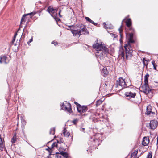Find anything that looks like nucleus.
<instances>
[{
    "mask_svg": "<svg viewBox=\"0 0 158 158\" xmlns=\"http://www.w3.org/2000/svg\"><path fill=\"white\" fill-rule=\"evenodd\" d=\"M93 47L96 50L95 55L98 58L102 59L104 54L108 53V49L104 45L96 43L93 44Z\"/></svg>",
    "mask_w": 158,
    "mask_h": 158,
    "instance_id": "nucleus-1",
    "label": "nucleus"
},
{
    "mask_svg": "<svg viewBox=\"0 0 158 158\" xmlns=\"http://www.w3.org/2000/svg\"><path fill=\"white\" fill-rule=\"evenodd\" d=\"M129 38L128 39L127 43L125 44L124 46L125 49V56L127 59L131 58L132 56L133 50L132 48L133 45L131 44L134 42V41L133 39V34L130 33L129 34Z\"/></svg>",
    "mask_w": 158,
    "mask_h": 158,
    "instance_id": "nucleus-2",
    "label": "nucleus"
},
{
    "mask_svg": "<svg viewBox=\"0 0 158 158\" xmlns=\"http://www.w3.org/2000/svg\"><path fill=\"white\" fill-rule=\"evenodd\" d=\"M68 27L67 29L71 30L74 36L79 37L82 34L87 35L89 34V32L86 31V27L82 24L80 25V29L78 30L75 29V26L73 25L69 26Z\"/></svg>",
    "mask_w": 158,
    "mask_h": 158,
    "instance_id": "nucleus-3",
    "label": "nucleus"
},
{
    "mask_svg": "<svg viewBox=\"0 0 158 158\" xmlns=\"http://www.w3.org/2000/svg\"><path fill=\"white\" fill-rule=\"evenodd\" d=\"M61 108L66 111H68L70 113H72V110L71 108V104L69 103H66L64 104H63L61 105Z\"/></svg>",
    "mask_w": 158,
    "mask_h": 158,
    "instance_id": "nucleus-4",
    "label": "nucleus"
},
{
    "mask_svg": "<svg viewBox=\"0 0 158 158\" xmlns=\"http://www.w3.org/2000/svg\"><path fill=\"white\" fill-rule=\"evenodd\" d=\"M47 10L50 14L51 16L54 18L57 15L56 10L51 6H49Z\"/></svg>",
    "mask_w": 158,
    "mask_h": 158,
    "instance_id": "nucleus-5",
    "label": "nucleus"
},
{
    "mask_svg": "<svg viewBox=\"0 0 158 158\" xmlns=\"http://www.w3.org/2000/svg\"><path fill=\"white\" fill-rule=\"evenodd\" d=\"M141 91L147 94L151 91V89L149 87L148 85H143L140 87Z\"/></svg>",
    "mask_w": 158,
    "mask_h": 158,
    "instance_id": "nucleus-6",
    "label": "nucleus"
},
{
    "mask_svg": "<svg viewBox=\"0 0 158 158\" xmlns=\"http://www.w3.org/2000/svg\"><path fill=\"white\" fill-rule=\"evenodd\" d=\"M117 85L118 86H121L122 88H125L126 87L125 82L124 79L122 77H120L117 81Z\"/></svg>",
    "mask_w": 158,
    "mask_h": 158,
    "instance_id": "nucleus-7",
    "label": "nucleus"
},
{
    "mask_svg": "<svg viewBox=\"0 0 158 158\" xmlns=\"http://www.w3.org/2000/svg\"><path fill=\"white\" fill-rule=\"evenodd\" d=\"M77 109L78 112L81 114L85 112L87 110V108L86 106H81L80 105H78L77 106Z\"/></svg>",
    "mask_w": 158,
    "mask_h": 158,
    "instance_id": "nucleus-8",
    "label": "nucleus"
},
{
    "mask_svg": "<svg viewBox=\"0 0 158 158\" xmlns=\"http://www.w3.org/2000/svg\"><path fill=\"white\" fill-rule=\"evenodd\" d=\"M125 94L127 97L134 98L136 95V94L134 91V90L133 89L132 91H130L126 92Z\"/></svg>",
    "mask_w": 158,
    "mask_h": 158,
    "instance_id": "nucleus-9",
    "label": "nucleus"
},
{
    "mask_svg": "<svg viewBox=\"0 0 158 158\" xmlns=\"http://www.w3.org/2000/svg\"><path fill=\"white\" fill-rule=\"evenodd\" d=\"M152 107L151 106H148L147 108V111L146 112V114L147 115H150L153 116L155 114V113L152 111Z\"/></svg>",
    "mask_w": 158,
    "mask_h": 158,
    "instance_id": "nucleus-10",
    "label": "nucleus"
},
{
    "mask_svg": "<svg viewBox=\"0 0 158 158\" xmlns=\"http://www.w3.org/2000/svg\"><path fill=\"white\" fill-rule=\"evenodd\" d=\"M157 126V122L156 120H151L150 122V127L151 129H154Z\"/></svg>",
    "mask_w": 158,
    "mask_h": 158,
    "instance_id": "nucleus-11",
    "label": "nucleus"
},
{
    "mask_svg": "<svg viewBox=\"0 0 158 158\" xmlns=\"http://www.w3.org/2000/svg\"><path fill=\"white\" fill-rule=\"evenodd\" d=\"M9 62V60L7 57L3 56H1L0 60V63L7 64Z\"/></svg>",
    "mask_w": 158,
    "mask_h": 158,
    "instance_id": "nucleus-12",
    "label": "nucleus"
},
{
    "mask_svg": "<svg viewBox=\"0 0 158 158\" xmlns=\"http://www.w3.org/2000/svg\"><path fill=\"white\" fill-rule=\"evenodd\" d=\"M35 14V12H31L29 13L25 14L24 15L23 17L22 18L21 21V23H22L23 22H25V19L26 16H28V15L30 16V17H31L33 16Z\"/></svg>",
    "mask_w": 158,
    "mask_h": 158,
    "instance_id": "nucleus-13",
    "label": "nucleus"
},
{
    "mask_svg": "<svg viewBox=\"0 0 158 158\" xmlns=\"http://www.w3.org/2000/svg\"><path fill=\"white\" fill-rule=\"evenodd\" d=\"M119 56L123 58V59H125V52L124 49L122 48H120L118 52Z\"/></svg>",
    "mask_w": 158,
    "mask_h": 158,
    "instance_id": "nucleus-14",
    "label": "nucleus"
},
{
    "mask_svg": "<svg viewBox=\"0 0 158 158\" xmlns=\"http://www.w3.org/2000/svg\"><path fill=\"white\" fill-rule=\"evenodd\" d=\"M149 139L148 137H144L142 142V144L145 146L148 144L149 143Z\"/></svg>",
    "mask_w": 158,
    "mask_h": 158,
    "instance_id": "nucleus-15",
    "label": "nucleus"
},
{
    "mask_svg": "<svg viewBox=\"0 0 158 158\" xmlns=\"http://www.w3.org/2000/svg\"><path fill=\"white\" fill-rule=\"evenodd\" d=\"M126 26L130 29L131 25V21L130 19H127L126 22Z\"/></svg>",
    "mask_w": 158,
    "mask_h": 158,
    "instance_id": "nucleus-16",
    "label": "nucleus"
},
{
    "mask_svg": "<svg viewBox=\"0 0 158 158\" xmlns=\"http://www.w3.org/2000/svg\"><path fill=\"white\" fill-rule=\"evenodd\" d=\"M63 134L64 136L68 137L70 135V133L68 132L67 130L64 128L63 131Z\"/></svg>",
    "mask_w": 158,
    "mask_h": 158,
    "instance_id": "nucleus-17",
    "label": "nucleus"
},
{
    "mask_svg": "<svg viewBox=\"0 0 158 158\" xmlns=\"http://www.w3.org/2000/svg\"><path fill=\"white\" fill-rule=\"evenodd\" d=\"M138 152V150H135L134 152L131 153V158H137V154Z\"/></svg>",
    "mask_w": 158,
    "mask_h": 158,
    "instance_id": "nucleus-18",
    "label": "nucleus"
},
{
    "mask_svg": "<svg viewBox=\"0 0 158 158\" xmlns=\"http://www.w3.org/2000/svg\"><path fill=\"white\" fill-rule=\"evenodd\" d=\"M60 149L59 151L60 152V154H61L65 158H68V154L66 152H60Z\"/></svg>",
    "mask_w": 158,
    "mask_h": 158,
    "instance_id": "nucleus-19",
    "label": "nucleus"
},
{
    "mask_svg": "<svg viewBox=\"0 0 158 158\" xmlns=\"http://www.w3.org/2000/svg\"><path fill=\"white\" fill-rule=\"evenodd\" d=\"M102 73H103L105 75H108L109 74V71L107 69V68L106 67H104L102 70Z\"/></svg>",
    "mask_w": 158,
    "mask_h": 158,
    "instance_id": "nucleus-20",
    "label": "nucleus"
},
{
    "mask_svg": "<svg viewBox=\"0 0 158 158\" xmlns=\"http://www.w3.org/2000/svg\"><path fill=\"white\" fill-rule=\"evenodd\" d=\"M149 76V75L148 74H147L144 77V85H148V77Z\"/></svg>",
    "mask_w": 158,
    "mask_h": 158,
    "instance_id": "nucleus-21",
    "label": "nucleus"
},
{
    "mask_svg": "<svg viewBox=\"0 0 158 158\" xmlns=\"http://www.w3.org/2000/svg\"><path fill=\"white\" fill-rule=\"evenodd\" d=\"M86 20L89 22L91 23L94 24V25H95L97 24L96 23H95L92 20H91L88 17H85V18Z\"/></svg>",
    "mask_w": 158,
    "mask_h": 158,
    "instance_id": "nucleus-22",
    "label": "nucleus"
},
{
    "mask_svg": "<svg viewBox=\"0 0 158 158\" xmlns=\"http://www.w3.org/2000/svg\"><path fill=\"white\" fill-rule=\"evenodd\" d=\"M122 25H121L120 27V28H119V33L120 34V37H121V38H120V42H121V40H122V34H121V32H122Z\"/></svg>",
    "mask_w": 158,
    "mask_h": 158,
    "instance_id": "nucleus-23",
    "label": "nucleus"
},
{
    "mask_svg": "<svg viewBox=\"0 0 158 158\" xmlns=\"http://www.w3.org/2000/svg\"><path fill=\"white\" fill-rule=\"evenodd\" d=\"M16 135L15 134L11 139V142L12 143H14L16 141Z\"/></svg>",
    "mask_w": 158,
    "mask_h": 158,
    "instance_id": "nucleus-24",
    "label": "nucleus"
},
{
    "mask_svg": "<svg viewBox=\"0 0 158 158\" xmlns=\"http://www.w3.org/2000/svg\"><path fill=\"white\" fill-rule=\"evenodd\" d=\"M55 132V129L54 128H51L50 131V135H54Z\"/></svg>",
    "mask_w": 158,
    "mask_h": 158,
    "instance_id": "nucleus-25",
    "label": "nucleus"
},
{
    "mask_svg": "<svg viewBox=\"0 0 158 158\" xmlns=\"http://www.w3.org/2000/svg\"><path fill=\"white\" fill-rule=\"evenodd\" d=\"M17 35V33H16L15 34L13 38V39L11 42V44L12 45H13L14 44V42L15 41V38H16V37Z\"/></svg>",
    "mask_w": 158,
    "mask_h": 158,
    "instance_id": "nucleus-26",
    "label": "nucleus"
},
{
    "mask_svg": "<svg viewBox=\"0 0 158 158\" xmlns=\"http://www.w3.org/2000/svg\"><path fill=\"white\" fill-rule=\"evenodd\" d=\"M143 61L144 65H146L148 64V61L145 60V58H143Z\"/></svg>",
    "mask_w": 158,
    "mask_h": 158,
    "instance_id": "nucleus-27",
    "label": "nucleus"
},
{
    "mask_svg": "<svg viewBox=\"0 0 158 158\" xmlns=\"http://www.w3.org/2000/svg\"><path fill=\"white\" fill-rule=\"evenodd\" d=\"M102 102V101L101 100H98L97 101L96 103V106H98V105H100Z\"/></svg>",
    "mask_w": 158,
    "mask_h": 158,
    "instance_id": "nucleus-28",
    "label": "nucleus"
},
{
    "mask_svg": "<svg viewBox=\"0 0 158 158\" xmlns=\"http://www.w3.org/2000/svg\"><path fill=\"white\" fill-rule=\"evenodd\" d=\"M57 144L56 142L54 143L51 146V148H52L55 147H57Z\"/></svg>",
    "mask_w": 158,
    "mask_h": 158,
    "instance_id": "nucleus-29",
    "label": "nucleus"
},
{
    "mask_svg": "<svg viewBox=\"0 0 158 158\" xmlns=\"http://www.w3.org/2000/svg\"><path fill=\"white\" fill-rule=\"evenodd\" d=\"M3 145V142L1 138V137H0V148Z\"/></svg>",
    "mask_w": 158,
    "mask_h": 158,
    "instance_id": "nucleus-30",
    "label": "nucleus"
},
{
    "mask_svg": "<svg viewBox=\"0 0 158 158\" xmlns=\"http://www.w3.org/2000/svg\"><path fill=\"white\" fill-rule=\"evenodd\" d=\"M62 12V10H60L59 12V15L60 17H62V16L61 15V13Z\"/></svg>",
    "mask_w": 158,
    "mask_h": 158,
    "instance_id": "nucleus-31",
    "label": "nucleus"
},
{
    "mask_svg": "<svg viewBox=\"0 0 158 158\" xmlns=\"http://www.w3.org/2000/svg\"><path fill=\"white\" fill-rule=\"evenodd\" d=\"M52 44H54L55 46H56L57 45L58 43L57 42H55L54 41H53L52 42Z\"/></svg>",
    "mask_w": 158,
    "mask_h": 158,
    "instance_id": "nucleus-32",
    "label": "nucleus"
},
{
    "mask_svg": "<svg viewBox=\"0 0 158 158\" xmlns=\"http://www.w3.org/2000/svg\"><path fill=\"white\" fill-rule=\"evenodd\" d=\"M152 158V153H149L148 155V156L147 158Z\"/></svg>",
    "mask_w": 158,
    "mask_h": 158,
    "instance_id": "nucleus-33",
    "label": "nucleus"
},
{
    "mask_svg": "<svg viewBox=\"0 0 158 158\" xmlns=\"http://www.w3.org/2000/svg\"><path fill=\"white\" fill-rule=\"evenodd\" d=\"M154 61H152V64L153 65V66H154V69H155V70H156V66H155V63H154Z\"/></svg>",
    "mask_w": 158,
    "mask_h": 158,
    "instance_id": "nucleus-34",
    "label": "nucleus"
},
{
    "mask_svg": "<svg viewBox=\"0 0 158 158\" xmlns=\"http://www.w3.org/2000/svg\"><path fill=\"white\" fill-rule=\"evenodd\" d=\"M103 25L104 28L106 29H107V27L106 26V24L105 23H103Z\"/></svg>",
    "mask_w": 158,
    "mask_h": 158,
    "instance_id": "nucleus-35",
    "label": "nucleus"
},
{
    "mask_svg": "<svg viewBox=\"0 0 158 158\" xmlns=\"http://www.w3.org/2000/svg\"><path fill=\"white\" fill-rule=\"evenodd\" d=\"M22 123L23 124H25L26 122L25 120H22Z\"/></svg>",
    "mask_w": 158,
    "mask_h": 158,
    "instance_id": "nucleus-36",
    "label": "nucleus"
},
{
    "mask_svg": "<svg viewBox=\"0 0 158 158\" xmlns=\"http://www.w3.org/2000/svg\"><path fill=\"white\" fill-rule=\"evenodd\" d=\"M131 91H132L133 89V90H134V91L135 92V89L133 87H131Z\"/></svg>",
    "mask_w": 158,
    "mask_h": 158,
    "instance_id": "nucleus-37",
    "label": "nucleus"
},
{
    "mask_svg": "<svg viewBox=\"0 0 158 158\" xmlns=\"http://www.w3.org/2000/svg\"><path fill=\"white\" fill-rule=\"evenodd\" d=\"M112 36L113 35L114 38H116L117 37V35H114V34H112Z\"/></svg>",
    "mask_w": 158,
    "mask_h": 158,
    "instance_id": "nucleus-38",
    "label": "nucleus"
},
{
    "mask_svg": "<svg viewBox=\"0 0 158 158\" xmlns=\"http://www.w3.org/2000/svg\"><path fill=\"white\" fill-rule=\"evenodd\" d=\"M76 122H77V120H76L75 119L73 120V121L74 124H76Z\"/></svg>",
    "mask_w": 158,
    "mask_h": 158,
    "instance_id": "nucleus-39",
    "label": "nucleus"
},
{
    "mask_svg": "<svg viewBox=\"0 0 158 158\" xmlns=\"http://www.w3.org/2000/svg\"><path fill=\"white\" fill-rule=\"evenodd\" d=\"M32 41V38L31 39L28 41V43H31Z\"/></svg>",
    "mask_w": 158,
    "mask_h": 158,
    "instance_id": "nucleus-40",
    "label": "nucleus"
},
{
    "mask_svg": "<svg viewBox=\"0 0 158 158\" xmlns=\"http://www.w3.org/2000/svg\"><path fill=\"white\" fill-rule=\"evenodd\" d=\"M74 103L76 104V105H77V106L78 105H80L77 102H74Z\"/></svg>",
    "mask_w": 158,
    "mask_h": 158,
    "instance_id": "nucleus-41",
    "label": "nucleus"
},
{
    "mask_svg": "<svg viewBox=\"0 0 158 158\" xmlns=\"http://www.w3.org/2000/svg\"><path fill=\"white\" fill-rule=\"evenodd\" d=\"M59 157L60 158H61V156H60Z\"/></svg>",
    "mask_w": 158,
    "mask_h": 158,
    "instance_id": "nucleus-42",
    "label": "nucleus"
},
{
    "mask_svg": "<svg viewBox=\"0 0 158 158\" xmlns=\"http://www.w3.org/2000/svg\"><path fill=\"white\" fill-rule=\"evenodd\" d=\"M83 130H84V128H83Z\"/></svg>",
    "mask_w": 158,
    "mask_h": 158,
    "instance_id": "nucleus-43",
    "label": "nucleus"
},
{
    "mask_svg": "<svg viewBox=\"0 0 158 158\" xmlns=\"http://www.w3.org/2000/svg\"><path fill=\"white\" fill-rule=\"evenodd\" d=\"M46 150H48V149H47Z\"/></svg>",
    "mask_w": 158,
    "mask_h": 158,
    "instance_id": "nucleus-44",
    "label": "nucleus"
}]
</instances>
